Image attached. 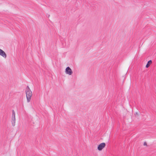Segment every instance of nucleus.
<instances>
[{
  "mask_svg": "<svg viewBox=\"0 0 156 156\" xmlns=\"http://www.w3.org/2000/svg\"><path fill=\"white\" fill-rule=\"evenodd\" d=\"M0 55L2 56L4 58H6V55L5 53L2 49H0Z\"/></svg>",
  "mask_w": 156,
  "mask_h": 156,
  "instance_id": "nucleus-5",
  "label": "nucleus"
},
{
  "mask_svg": "<svg viewBox=\"0 0 156 156\" xmlns=\"http://www.w3.org/2000/svg\"><path fill=\"white\" fill-rule=\"evenodd\" d=\"M65 73L69 75H71L73 74V71L69 67H67L66 69Z\"/></svg>",
  "mask_w": 156,
  "mask_h": 156,
  "instance_id": "nucleus-2",
  "label": "nucleus"
},
{
  "mask_svg": "<svg viewBox=\"0 0 156 156\" xmlns=\"http://www.w3.org/2000/svg\"><path fill=\"white\" fill-rule=\"evenodd\" d=\"M152 63V62L151 60H149V61L147 63V64L146 65V67L147 68H148L150 66L151 64Z\"/></svg>",
  "mask_w": 156,
  "mask_h": 156,
  "instance_id": "nucleus-6",
  "label": "nucleus"
},
{
  "mask_svg": "<svg viewBox=\"0 0 156 156\" xmlns=\"http://www.w3.org/2000/svg\"><path fill=\"white\" fill-rule=\"evenodd\" d=\"M12 122L13 126H14L16 122L15 114V112L12 111Z\"/></svg>",
  "mask_w": 156,
  "mask_h": 156,
  "instance_id": "nucleus-3",
  "label": "nucleus"
},
{
  "mask_svg": "<svg viewBox=\"0 0 156 156\" xmlns=\"http://www.w3.org/2000/svg\"><path fill=\"white\" fill-rule=\"evenodd\" d=\"M25 91L27 101L29 102L30 101L31 97L32 95V92L28 87L26 88Z\"/></svg>",
  "mask_w": 156,
  "mask_h": 156,
  "instance_id": "nucleus-1",
  "label": "nucleus"
},
{
  "mask_svg": "<svg viewBox=\"0 0 156 156\" xmlns=\"http://www.w3.org/2000/svg\"><path fill=\"white\" fill-rule=\"evenodd\" d=\"M106 144L105 143H102L99 145L98 147V149L99 151H101L105 146Z\"/></svg>",
  "mask_w": 156,
  "mask_h": 156,
  "instance_id": "nucleus-4",
  "label": "nucleus"
}]
</instances>
